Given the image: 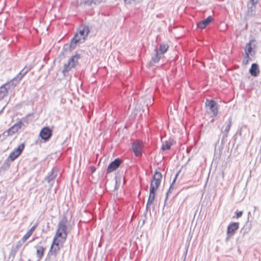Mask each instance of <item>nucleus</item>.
I'll return each mask as SVG.
<instances>
[{
    "label": "nucleus",
    "mask_w": 261,
    "mask_h": 261,
    "mask_svg": "<svg viewBox=\"0 0 261 261\" xmlns=\"http://www.w3.org/2000/svg\"><path fill=\"white\" fill-rule=\"evenodd\" d=\"M67 218L65 215H64L58 225V229L56 233V236L62 238L61 243H64L67 237Z\"/></svg>",
    "instance_id": "1"
},
{
    "label": "nucleus",
    "mask_w": 261,
    "mask_h": 261,
    "mask_svg": "<svg viewBox=\"0 0 261 261\" xmlns=\"http://www.w3.org/2000/svg\"><path fill=\"white\" fill-rule=\"evenodd\" d=\"M144 148V143L142 141L136 140L132 144V149L136 156L140 157L142 155Z\"/></svg>",
    "instance_id": "2"
},
{
    "label": "nucleus",
    "mask_w": 261,
    "mask_h": 261,
    "mask_svg": "<svg viewBox=\"0 0 261 261\" xmlns=\"http://www.w3.org/2000/svg\"><path fill=\"white\" fill-rule=\"evenodd\" d=\"M82 43V40L79 38L77 34H74V37L71 39L70 43L65 44L63 46L65 51H72L75 48L77 45Z\"/></svg>",
    "instance_id": "3"
},
{
    "label": "nucleus",
    "mask_w": 261,
    "mask_h": 261,
    "mask_svg": "<svg viewBox=\"0 0 261 261\" xmlns=\"http://www.w3.org/2000/svg\"><path fill=\"white\" fill-rule=\"evenodd\" d=\"M11 81L7 82L0 87V100L3 99L5 97L7 96L8 94V90L13 89L15 87Z\"/></svg>",
    "instance_id": "4"
},
{
    "label": "nucleus",
    "mask_w": 261,
    "mask_h": 261,
    "mask_svg": "<svg viewBox=\"0 0 261 261\" xmlns=\"http://www.w3.org/2000/svg\"><path fill=\"white\" fill-rule=\"evenodd\" d=\"M205 106L207 108L208 112H211L213 113V117H216L218 115V104L214 100L206 99L205 101Z\"/></svg>",
    "instance_id": "5"
},
{
    "label": "nucleus",
    "mask_w": 261,
    "mask_h": 261,
    "mask_svg": "<svg viewBox=\"0 0 261 261\" xmlns=\"http://www.w3.org/2000/svg\"><path fill=\"white\" fill-rule=\"evenodd\" d=\"M24 144L23 143L19 145L16 148H15L10 153L8 158L6 160V161L8 162L9 161V160H10L11 162L14 161L21 153L22 151L24 149Z\"/></svg>",
    "instance_id": "6"
},
{
    "label": "nucleus",
    "mask_w": 261,
    "mask_h": 261,
    "mask_svg": "<svg viewBox=\"0 0 261 261\" xmlns=\"http://www.w3.org/2000/svg\"><path fill=\"white\" fill-rule=\"evenodd\" d=\"M31 66H25L19 73L11 81L12 83L16 86L20 82V81L23 78V77L31 70Z\"/></svg>",
    "instance_id": "7"
},
{
    "label": "nucleus",
    "mask_w": 261,
    "mask_h": 261,
    "mask_svg": "<svg viewBox=\"0 0 261 261\" xmlns=\"http://www.w3.org/2000/svg\"><path fill=\"white\" fill-rule=\"evenodd\" d=\"M239 222H231L228 225L226 232L227 239H228L234 234L236 231L239 228Z\"/></svg>",
    "instance_id": "8"
},
{
    "label": "nucleus",
    "mask_w": 261,
    "mask_h": 261,
    "mask_svg": "<svg viewBox=\"0 0 261 261\" xmlns=\"http://www.w3.org/2000/svg\"><path fill=\"white\" fill-rule=\"evenodd\" d=\"M162 178V173L160 172L156 171L153 175V179L151 182L150 187H151L152 186L154 189V190L156 191V190L160 185Z\"/></svg>",
    "instance_id": "9"
},
{
    "label": "nucleus",
    "mask_w": 261,
    "mask_h": 261,
    "mask_svg": "<svg viewBox=\"0 0 261 261\" xmlns=\"http://www.w3.org/2000/svg\"><path fill=\"white\" fill-rule=\"evenodd\" d=\"M90 32V29L88 26L84 25L80 28L78 32L75 34H77L79 38L82 40V43H84L87 38V36Z\"/></svg>",
    "instance_id": "10"
},
{
    "label": "nucleus",
    "mask_w": 261,
    "mask_h": 261,
    "mask_svg": "<svg viewBox=\"0 0 261 261\" xmlns=\"http://www.w3.org/2000/svg\"><path fill=\"white\" fill-rule=\"evenodd\" d=\"M122 161L119 159L117 158L112 162L108 166L107 169V173H110L116 170L121 164Z\"/></svg>",
    "instance_id": "11"
},
{
    "label": "nucleus",
    "mask_w": 261,
    "mask_h": 261,
    "mask_svg": "<svg viewBox=\"0 0 261 261\" xmlns=\"http://www.w3.org/2000/svg\"><path fill=\"white\" fill-rule=\"evenodd\" d=\"M39 136L44 141H47L52 136V130L49 127H44L41 130Z\"/></svg>",
    "instance_id": "12"
},
{
    "label": "nucleus",
    "mask_w": 261,
    "mask_h": 261,
    "mask_svg": "<svg viewBox=\"0 0 261 261\" xmlns=\"http://www.w3.org/2000/svg\"><path fill=\"white\" fill-rule=\"evenodd\" d=\"M21 122H17L16 123L14 124L12 126L9 128L7 131L3 133V135L6 136H12L14 133L18 132V130L21 128Z\"/></svg>",
    "instance_id": "13"
},
{
    "label": "nucleus",
    "mask_w": 261,
    "mask_h": 261,
    "mask_svg": "<svg viewBox=\"0 0 261 261\" xmlns=\"http://www.w3.org/2000/svg\"><path fill=\"white\" fill-rule=\"evenodd\" d=\"M214 20L211 16H209L206 19H204L197 23V26L198 28L203 29L205 28L211 22Z\"/></svg>",
    "instance_id": "14"
},
{
    "label": "nucleus",
    "mask_w": 261,
    "mask_h": 261,
    "mask_svg": "<svg viewBox=\"0 0 261 261\" xmlns=\"http://www.w3.org/2000/svg\"><path fill=\"white\" fill-rule=\"evenodd\" d=\"M57 176V171L54 168L50 172L48 173V175L45 178V180L47 181L48 183L52 185Z\"/></svg>",
    "instance_id": "15"
},
{
    "label": "nucleus",
    "mask_w": 261,
    "mask_h": 261,
    "mask_svg": "<svg viewBox=\"0 0 261 261\" xmlns=\"http://www.w3.org/2000/svg\"><path fill=\"white\" fill-rule=\"evenodd\" d=\"M250 74L253 76H257L259 73L258 65L256 63H253L249 69Z\"/></svg>",
    "instance_id": "16"
},
{
    "label": "nucleus",
    "mask_w": 261,
    "mask_h": 261,
    "mask_svg": "<svg viewBox=\"0 0 261 261\" xmlns=\"http://www.w3.org/2000/svg\"><path fill=\"white\" fill-rule=\"evenodd\" d=\"M36 249V256L39 260L41 259L43 256L45 248L42 246L37 245L35 247Z\"/></svg>",
    "instance_id": "17"
},
{
    "label": "nucleus",
    "mask_w": 261,
    "mask_h": 261,
    "mask_svg": "<svg viewBox=\"0 0 261 261\" xmlns=\"http://www.w3.org/2000/svg\"><path fill=\"white\" fill-rule=\"evenodd\" d=\"M75 67L74 63L70 64L68 62L67 64H65L62 70L63 75L64 76H67L69 71H70L71 68H74Z\"/></svg>",
    "instance_id": "18"
},
{
    "label": "nucleus",
    "mask_w": 261,
    "mask_h": 261,
    "mask_svg": "<svg viewBox=\"0 0 261 261\" xmlns=\"http://www.w3.org/2000/svg\"><path fill=\"white\" fill-rule=\"evenodd\" d=\"M154 55L152 56L151 62L154 63H156L159 62L160 60L163 57V56L159 53L157 48L154 50Z\"/></svg>",
    "instance_id": "19"
},
{
    "label": "nucleus",
    "mask_w": 261,
    "mask_h": 261,
    "mask_svg": "<svg viewBox=\"0 0 261 261\" xmlns=\"http://www.w3.org/2000/svg\"><path fill=\"white\" fill-rule=\"evenodd\" d=\"M37 226V224L36 223L30 229V230L26 233V234L23 236L22 238V241L23 242H25L29 238V237L32 234L33 232L36 229Z\"/></svg>",
    "instance_id": "20"
},
{
    "label": "nucleus",
    "mask_w": 261,
    "mask_h": 261,
    "mask_svg": "<svg viewBox=\"0 0 261 261\" xmlns=\"http://www.w3.org/2000/svg\"><path fill=\"white\" fill-rule=\"evenodd\" d=\"M155 191L152 186L150 187V194L148 199V204H152L155 198Z\"/></svg>",
    "instance_id": "21"
},
{
    "label": "nucleus",
    "mask_w": 261,
    "mask_h": 261,
    "mask_svg": "<svg viewBox=\"0 0 261 261\" xmlns=\"http://www.w3.org/2000/svg\"><path fill=\"white\" fill-rule=\"evenodd\" d=\"M81 55L79 54H75L72 56L68 60V62L72 64L74 63V65L76 66L78 64V60L80 59Z\"/></svg>",
    "instance_id": "22"
},
{
    "label": "nucleus",
    "mask_w": 261,
    "mask_h": 261,
    "mask_svg": "<svg viewBox=\"0 0 261 261\" xmlns=\"http://www.w3.org/2000/svg\"><path fill=\"white\" fill-rule=\"evenodd\" d=\"M60 247L58 246H51L48 253L47 256H49L53 255L54 256H56L57 254L58 253L60 250Z\"/></svg>",
    "instance_id": "23"
},
{
    "label": "nucleus",
    "mask_w": 261,
    "mask_h": 261,
    "mask_svg": "<svg viewBox=\"0 0 261 261\" xmlns=\"http://www.w3.org/2000/svg\"><path fill=\"white\" fill-rule=\"evenodd\" d=\"M179 172L180 171H178V173L176 174V175H175V177H174V179H173V180L172 181V184L170 185V187H169V189H168V191H167V192L166 193V198H165V205L166 203V201H167V200L168 199V197L169 194L170 193H171L172 190L174 189L173 184L175 182Z\"/></svg>",
    "instance_id": "24"
},
{
    "label": "nucleus",
    "mask_w": 261,
    "mask_h": 261,
    "mask_svg": "<svg viewBox=\"0 0 261 261\" xmlns=\"http://www.w3.org/2000/svg\"><path fill=\"white\" fill-rule=\"evenodd\" d=\"M169 48V46L167 44H161L160 45L159 48L158 49L160 54L163 56V54L165 53Z\"/></svg>",
    "instance_id": "25"
},
{
    "label": "nucleus",
    "mask_w": 261,
    "mask_h": 261,
    "mask_svg": "<svg viewBox=\"0 0 261 261\" xmlns=\"http://www.w3.org/2000/svg\"><path fill=\"white\" fill-rule=\"evenodd\" d=\"M245 53H246V58H249V54H251L252 50V47L251 46V41H250L249 43H248L245 47Z\"/></svg>",
    "instance_id": "26"
},
{
    "label": "nucleus",
    "mask_w": 261,
    "mask_h": 261,
    "mask_svg": "<svg viewBox=\"0 0 261 261\" xmlns=\"http://www.w3.org/2000/svg\"><path fill=\"white\" fill-rule=\"evenodd\" d=\"M31 116V114H29L27 116H26L25 117H23L18 121V122H21V123L20 124L21 126L22 127L23 125H24L25 124H28L31 120L30 119V117Z\"/></svg>",
    "instance_id": "27"
},
{
    "label": "nucleus",
    "mask_w": 261,
    "mask_h": 261,
    "mask_svg": "<svg viewBox=\"0 0 261 261\" xmlns=\"http://www.w3.org/2000/svg\"><path fill=\"white\" fill-rule=\"evenodd\" d=\"M172 145V143L171 141H166L163 142L161 149L163 151L169 150L170 149Z\"/></svg>",
    "instance_id": "28"
},
{
    "label": "nucleus",
    "mask_w": 261,
    "mask_h": 261,
    "mask_svg": "<svg viewBox=\"0 0 261 261\" xmlns=\"http://www.w3.org/2000/svg\"><path fill=\"white\" fill-rule=\"evenodd\" d=\"M61 241H62V238H61V237H56L55 236L54 238V240H53V243H52L51 246H55L59 247L60 243H62Z\"/></svg>",
    "instance_id": "29"
},
{
    "label": "nucleus",
    "mask_w": 261,
    "mask_h": 261,
    "mask_svg": "<svg viewBox=\"0 0 261 261\" xmlns=\"http://www.w3.org/2000/svg\"><path fill=\"white\" fill-rule=\"evenodd\" d=\"M231 125H232L231 118L229 117L228 119L227 125L226 126L223 133H225L226 134H228Z\"/></svg>",
    "instance_id": "30"
},
{
    "label": "nucleus",
    "mask_w": 261,
    "mask_h": 261,
    "mask_svg": "<svg viewBox=\"0 0 261 261\" xmlns=\"http://www.w3.org/2000/svg\"><path fill=\"white\" fill-rule=\"evenodd\" d=\"M228 134H226L225 133H223L222 138L221 139V145H224L225 143L227 142V138L228 137Z\"/></svg>",
    "instance_id": "31"
},
{
    "label": "nucleus",
    "mask_w": 261,
    "mask_h": 261,
    "mask_svg": "<svg viewBox=\"0 0 261 261\" xmlns=\"http://www.w3.org/2000/svg\"><path fill=\"white\" fill-rule=\"evenodd\" d=\"M82 3L89 6H92L93 5V0H82Z\"/></svg>",
    "instance_id": "32"
},
{
    "label": "nucleus",
    "mask_w": 261,
    "mask_h": 261,
    "mask_svg": "<svg viewBox=\"0 0 261 261\" xmlns=\"http://www.w3.org/2000/svg\"><path fill=\"white\" fill-rule=\"evenodd\" d=\"M25 242H23L22 241V239L18 241L15 245L16 247L18 248L19 249L21 247V246L22 245V244L24 243Z\"/></svg>",
    "instance_id": "33"
},
{
    "label": "nucleus",
    "mask_w": 261,
    "mask_h": 261,
    "mask_svg": "<svg viewBox=\"0 0 261 261\" xmlns=\"http://www.w3.org/2000/svg\"><path fill=\"white\" fill-rule=\"evenodd\" d=\"M105 1V0H93V5H99L101 3Z\"/></svg>",
    "instance_id": "34"
},
{
    "label": "nucleus",
    "mask_w": 261,
    "mask_h": 261,
    "mask_svg": "<svg viewBox=\"0 0 261 261\" xmlns=\"http://www.w3.org/2000/svg\"><path fill=\"white\" fill-rule=\"evenodd\" d=\"M236 217L237 218H240L241 217H242V215H243V212L242 211H236Z\"/></svg>",
    "instance_id": "35"
},
{
    "label": "nucleus",
    "mask_w": 261,
    "mask_h": 261,
    "mask_svg": "<svg viewBox=\"0 0 261 261\" xmlns=\"http://www.w3.org/2000/svg\"><path fill=\"white\" fill-rule=\"evenodd\" d=\"M249 60H251L250 58L249 57V58H246V56H245L243 59V62L245 65H247L248 63Z\"/></svg>",
    "instance_id": "36"
},
{
    "label": "nucleus",
    "mask_w": 261,
    "mask_h": 261,
    "mask_svg": "<svg viewBox=\"0 0 261 261\" xmlns=\"http://www.w3.org/2000/svg\"><path fill=\"white\" fill-rule=\"evenodd\" d=\"M16 253H17V252L16 251V250H14L11 249V250L10 252V255L13 257H14L15 255H16Z\"/></svg>",
    "instance_id": "37"
},
{
    "label": "nucleus",
    "mask_w": 261,
    "mask_h": 261,
    "mask_svg": "<svg viewBox=\"0 0 261 261\" xmlns=\"http://www.w3.org/2000/svg\"><path fill=\"white\" fill-rule=\"evenodd\" d=\"M89 168L91 173H94L96 170V168L94 166H90Z\"/></svg>",
    "instance_id": "38"
},
{
    "label": "nucleus",
    "mask_w": 261,
    "mask_h": 261,
    "mask_svg": "<svg viewBox=\"0 0 261 261\" xmlns=\"http://www.w3.org/2000/svg\"><path fill=\"white\" fill-rule=\"evenodd\" d=\"M252 6L255 5L257 3V0H250Z\"/></svg>",
    "instance_id": "39"
},
{
    "label": "nucleus",
    "mask_w": 261,
    "mask_h": 261,
    "mask_svg": "<svg viewBox=\"0 0 261 261\" xmlns=\"http://www.w3.org/2000/svg\"><path fill=\"white\" fill-rule=\"evenodd\" d=\"M125 3L126 4H130L133 1H135V0H124Z\"/></svg>",
    "instance_id": "40"
},
{
    "label": "nucleus",
    "mask_w": 261,
    "mask_h": 261,
    "mask_svg": "<svg viewBox=\"0 0 261 261\" xmlns=\"http://www.w3.org/2000/svg\"><path fill=\"white\" fill-rule=\"evenodd\" d=\"M151 204H148V202H147V204H146V211H147L150 207H149V205H150Z\"/></svg>",
    "instance_id": "41"
},
{
    "label": "nucleus",
    "mask_w": 261,
    "mask_h": 261,
    "mask_svg": "<svg viewBox=\"0 0 261 261\" xmlns=\"http://www.w3.org/2000/svg\"><path fill=\"white\" fill-rule=\"evenodd\" d=\"M12 249L14 250H16V252H17L18 250H19V248H17V247H16L15 246H13Z\"/></svg>",
    "instance_id": "42"
},
{
    "label": "nucleus",
    "mask_w": 261,
    "mask_h": 261,
    "mask_svg": "<svg viewBox=\"0 0 261 261\" xmlns=\"http://www.w3.org/2000/svg\"><path fill=\"white\" fill-rule=\"evenodd\" d=\"M253 208H254V212H255L256 210L257 207H256V206H254L253 207Z\"/></svg>",
    "instance_id": "43"
},
{
    "label": "nucleus",
    "mask_w": 261,
    "mask_h": 261,
    "mask_svg": "<svg viewBox=\"0 0 261 261\" xmlns=\"http://www.w3.org/2000/svg\"><path fill=\"white\" fill-rule=\"evenodd\" d=\"M34 240H35L34 239H33L31 240L30 241H29V242H28V243H30V242H33Z\"/></svg>",
    "instance_id": "44"
},
{
    "label": "nucleus",
    "mask_w": 261,
    "mask_h": 261,
    "mask_svg": "<svg viewBox=\"0 0 261 261\" xmlns=\"http://www.w3.org/2000/svg\"><path fill=\"white\" fill-rule=\"evenodd\" d=\"M241 130H242V129H241L240 130V135H241Z\"/></svg>",
    "instance_id": "45"
},
{
    "label": "nucleus",
    "mask_w": 261,
    "mask_h": 261,
    "mask_svg": "<svg viewBox=\"0 0 261 261\" xmlns=\"http://www.w3.org/2000/svg\"><path fill=\"white\" fill-rule=\"evenodd\" d=\"M47 258H46V259H45V261H47Z\"/></svg>",
    "instance_id": "46"
},
{
    "label": "nucleus",
    "mask_w": 261,
    "mask_h": 261,
    "mask_svg": "<svg viewBox=\"0 0 261 261\" xmlns=\"http://www.w3.org/2000/svg\"><path fill=\"white\" fill-rule=\"evenodd\" d=\"M185 259H186V258H185L183 261H185Z\"/></svg>",
    "instance_id": "47"
}]
</instances>
